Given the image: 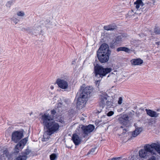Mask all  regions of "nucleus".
Listing matches in <instances>:
<instances>
[{"label": "nucleus", "mask_w": 160, "mask_h": 160, "mask_svg": "<svg viewBox=\"0 0 160 160\" xmlns=\"http://www.w3.org/2000/svg\"><path fill=\"white\" fill-rule=\"evenodd\" d=\"M11 20L13 21L15 24H17L19 21V20L16 18L13 17L11 19Z\"/></svg>", "instance_id": "31"}, {"label": "nucleus", "mask_w": 160, "mask_h": 160, "mask_svg": "<svg viewBox=\"0 0 160 160\" xmlns=\"http://www.w3.org/2000/svg\"><path fill=\"white\" fill-rule=\"evenodd\" d=\"M28 138H25L22 140L17 144L16 145L15 150V152L18 153L19 152V149H22L28 141Z\"/></svg>", "instance_id": "10"}, {"label": "nucleus", "mask_w": 160, "mask_h": 160, "mask_svg": "<svg viewBox=\"0 0 160 160\" xmlns=\"http://www.w3.org/2000/svg\"><path fill=\"white\" fill-rule=\"evenodd\" d=\"M46 127L48 131L49 135H52L56 133L58 130L60 126L58 123L53 120Z\"/></svg>", "instance_id": "4"}, {"label": "nucleus", "mask_w": 160, "mask_h": 160, "mask_svg": "<svg viewBox=\"0 0 160 160\" xmlns=\"http://www.w3.org/2000/svg\"><path fill=\"white\" fill-rule=\"evenodd\" d=\"M156 43H157V44H158V45H159V42H156Z\"/></svg>", "instance_id": "43"}, {"label": "nucleus", "mask_w": 160, "mask_h": 160, "mask_svg": "<svg viewBox=\"0 0 160 160\" xmlns=\"http://www.w3.org/2000/svg\"><path fill=\"white\" fill-rule=\"evenodd\" d=\"M132 12H133V10H132Z\"/></svg>", "instance_id": "46"}, {"label": "nucleus", "mask_w": 160, "mask_h": 160, "mask_svg": "<svg viewBox=\"0 0 160 160\" xmlns=\"http://www.w3.org/2000/svg\"><path fill=\"white\" fill-rule=\"evenodd\" d=\"M129 117L128 115H123L121 117L119 118V121L120 123H122L123 125H126V123L128 121Z\"/></svg>", "instance_id": "15"}, {"label": "nucleus", "mask_w": 160, "mask_h": 160, "mask_svg": "<svg viewBox=\"0 0 160 160\" xmlns=\"http://www.w3.org/2000/svg\"><path fill=\"white\" fill-rule=\"evenodd\" d=\"M123 47H120L118 48L117 49V51L118 52H119L120 51H123Z\"/></svg>", "instance_id": "37"}, {"label": "nucleus", "mask_w": 160, "mask_h": 160, "mask_svg": "<svg viewBox=\"0 0 160 160\" xmlns=\"http://www.w3.org/2000/svg\"><path fill=\"white\" fill-rule=\"evenodd\" d=\"M139 155L141 158H147L149 156V153L147 152L144 149H142L139 151Z\"/></svg>", "instance_id": "18"}, {"label": "nucleus", "mask_w": 160, "mask_h": 160, "mask_svg": "<svg viewBox=\"0 0 160 160\" xmlns=\"http://www.w3.org/2000/svg\"><path fill=\"white\" fill-rule=\"evenodd\" d=\"M81 128L82 133L84 134L83 137L84 138L94 130V126L92 124H89L88 126L82 125Z\"/></svg>", "instance_id": "8"}, {"label": "nucleus", "mask_w": 160, "mask_h": 160, "mask_svg": "<svg viewBox=\"0 0 160 160\" xmlns=\"http://www.w3.org/2000/svg\"><path fill=\"white\" fill-rule=\"evenodd\" d=\"M74 63H75V61H73L72 62V64H74Z\"/></svg>", "instance_id": "41"}, {"label": "nucleus", "mask_w": 160, "mask_h": 160, "mask_svg": "<svg viewBox=\"0 0 160 160\" xmlns=\"http://www.w3.org/2000/svg\"><path fill=\"white\" fill-rule=\"evenodd\" d=\"M142 131V128L141 127H135V129L132 132V136L135 137L138 135Z\"/></svg>", "instance_id": "16"}, {"label": "nucleus", "mask_w": 160, "mask_h": 160, "mask_svg": "<svg viewBox=\"0 0 160 160\" xmlns=\"http://www.w3.org/2000/svg\"><path fill=\"white\" fill-rule=\"evenodd\" d=\"M153 146V143H152L151 144H147L144 146V149L148 153H150L152 155H156V153L154 150Z\"/></svg>", "instance_id": "12"}, {"label": "nucleus", "mask_w": 160, "mask_h": 160, "mask_svg": "<svg viewBox=\"0 0 160 160\" xmlns=\"http://www.w3.org/2000/svg\"><path fill=\"white\" fill-rule=\"evenodd\" d=\"M23 136V133L22 131H15L12 134V140L15 143L18 142Z\"/></svg>", "instance_id": "6"}, {"label": "nucleus", "mask_w": 160, "mask_h": 160, "mask_svg": "<svg viewBox=\"0 0 160 160\" xmlns=\"http://www.w3.org/2000/svg\"><path fill=\"white\" fill-rule=\"evenodd\" d=\"M110 52L107 44H102L97 52L98 57L99 61L102 63L107 62L109 59Z\"/></svg>", "instance_id": "1"}, {"label": "nucleus", "mask_w": 160, "mask_h": 160, "mask_svg": "<svg viewBox=\"0 0 160 160\" xmlns=\"http://www.w3.org/2000/svg\"><path fill=\"white\" fill-rule=\"evenodd\" d=\"M118 158H114L111 159V160H117Z\"/></svg>", "instance_id": "38"}, {"label": "nucleus", "mask_w": 160, "mask_h": 160, "mask_svg": "<svg viewBox=\"0 0 160 160\" xmlns=\"http://www.w3.org/2000/svg\"><path fill=\"white\" fill-rule=\"evenodd\" d=\"M112 70L111 68H104L102 66L97 64L94 67V73L95 79H97L96 84L99 82L102 78L107 74L110 73Z\"/></svg>", "instance_id": "3"}, {"label": "nucleus", "mask_w": 160, "mask_h": 160, "mask_svg": "<svg viewBox=\"0 0 160 160\" xmlns=\"http://www.w3.org/2000/svg\"><path fill=\"white\" fill-rule=\"evenodd\" d=\"M120 129L123 130L122 133H125L127 132V129L125 127V126L124 127L121 126L120 128Z\"/></svg>", "instance_id": "33"}, {"label": "nucleus", "mask_w": 160, "mask_h": 160, "mask_svg": "<svg viewBox=\"0 0 160 160\" xmlns=\"http://www.w3.org/2000/svg\"><path fill=\"white\" fill-rule=\"evenodd\" d=\"M31 152V151L28 149H27L24 152L21 153L18 157L14 159V160H26L27 156Z\"/></svg>", "instance_id": "11"}, {"label": "nucleus", "mask_w": 160, "mask_h": 160, "mask_svg": "<svg viewBox=\"0 0 160 160\" xmlns=\"http://www.w3.org/2000/svg\"><path fill=\"white\" fill-rule=\"evenodd\" d=\"M53 88H53V86H51V87H50V88H51L52 89H53Z\"/></svg>", "instance_id": "39"}, {"label": "nucleus", "mask_w": 160, "mask_h": 160, "mask_svg": "<svg viewBox=\"0 0 160 160\" xmlns=\"http://www.w3.org/2000/svg\"><path fill=\"white\" fill-rule=\"evenodd\" d=\"M72 139L76 146L79 145L81 142V138L76 134H74L72 135Z\"/></svg>", "instance_id": "13"}, {"label": "nucleus", "mask_w": 160, "mask_h": 160, "mask_svg": "<svg viewBox=\"0 0 160 160\" xmlns=\"http://www.w3.org/2000/svg\"><path fill=\"white\" fill-rule=\"evenodd\" d=\"M122 100H123V99H122V97H121L119 98L118 100V104L120 105L122 103Z\"/></svg>", "instance_id": "35"}, {"label": "nucleus", "mask_w": 160, "mask_h": 160, "mask_svg": "<svg viewBox=\"0 0 160 160\" xmlns=\"http://www.w3.org/2000/svg\"><path fill=\"white\" fill-rule=\"evenodd\" d=\"M1 155H2L3 160H6L7 158L10 160L12 158L11 155L9 154L8 150L6 149L3 151V153Z\"/></svg>", "instance_id": "17"}, {"label": "nucleus", "mask_w": 160, "mask_h": 160, "mask_svg": "<svg viewBox=\"0 0 160 160\" xmlns=\"http://www.w3.org/2000/svg\"><path fill=\"white\" fill-rule=\"evenodd\" d=\"M17 14L18 16L21 17H24L25 15L24 12L22 11L18 12L17 13Z\"/></svg>", "instance_id": "27"}, {"label": "nucleus", "mask_w": 160, "mask_h": 160, "mask_svg": "<svg viewBox=\"0 0 160 160\" xmlns=\"http://www.w3.org/2000/svg\"><path fill=\"white\" fill-rule=\"evenodd\" d=\"M154 149L159 154H160V144L157 143H153Z\"/></svg>", "instance_id": "24"}, {"label": "nucleus", "mask_w": 160, "mask_h": 160, "mask_svg": "<svg viewBox=\"0 0 160 160\" xmlns=\"http://www.w3.org/2000/svg\"><path fill=\"white\" fill-rule=\"evenodd\" d=\"M123 36L122 35L118 36L116 38L115 41L114 43V44L116 45L117 44L120 43L122 40Z\"/></svg>", "instance_id": "23"}, {"label": "nucleus", "mask_w": 160, "mask_h": 160, "mask_svg": "<svg viewBox=\"0 0 160 160\" xmlns=\"http://www.w3.org/2000/svg\"><path fill=\"white\" fill-rule=\"evenodd\" d=\"M81 90H82V89H81L80 90V92H81Z\"/></svg>", "instance_id": "45"}, {"label": "nucleus", "mask_w": 160, "mask_h": 160, "mask_svg": "<svg viewBox=\"0 0 160 160\" xmlns=\"http://www.w3.org/2000/svg\"><path fill=\"white\" fill-rule=\"evenodd\" d=\"M58 120V121H60V122H62V120H61V121H60V120Z\"/></svg>", "instance_id": "44"}, {"label": "nucleus", "mask_w": 160, "mask_h": 160, "mask_svg": "<svg viewBox=\"0 0 160 160\" xmlns=\"http://www.w3.org/2000/svg\"><path fill=\"white\" fill-rule=\"evenodd\" d=\"M96 148V147L92 148L91 150L88 153L87 155H88L89 154H93Z\"/></svg>", "instance_id": "29"}, {"label": "nucleus", "mask_w": 160, "mask_h": 160, "mask_svg": "<svg viewBox=\"0 0 160 160\" xmlns=\"http://www.w3.org/2000/svg\"><path fill=\"white\" fill-rule=\"evenodd\" d=\"M56 83L58 87L62 89H66L68 87V83L66 79L58 78Z\"/></svg>", "instance_id": "9"}, {"label": "nucleus", "mask_w": 160, "mask_h": 160, "mask_svg": "<svg viewBox=\"0 0 160 160\" xmlns=\"http://www.w3.org/2000/svg\"><path fill=\"white\" fill-rule=\"evenodd\" d=\"M154 32L157 34H160V28H155L154 30Z\"/></svg>", "instance_id": "32"}, {"label": "nucleus", "mask_w": 160, "mask_h": 160, "mask_svg": "<svg viewBox=\"0 0 160 160\" xmlns=\"http://www.w3.org/2000/svg\"><path fill=\"white\" fill-rule=\"evenodd\" d=\"M36 26H35L34 27V32L36 33H39L40 32H41V27L39 26V27L38 28V29H37L36 28Z\"/></svg>", "instance_id": "25"}, {"label": "nucleus", "mask_w": 160, "mask_h": 160, "mask_svg": "<svg viewBox=\"0 0 160 160\" xmlns=\"http://www.w3.org/2000/svg\"><path fill=\"white\" fill-rule=\"evenodd\" d=\"M145 110L147 115L151 117L157 118L159 115V113L151 110L146 109Z\"/></svg>", "instance_id": "14"}, {"label": "nucleus", "mask_w": 160, "mask_h": 160, "mask_svg": "<svg viewBox=\"0 0 160 160\" xmlns=\"http://www.w3.org/2000/svg\"><path fill=\"white\" fill-rule=\"evenodd\" d=\"M52 19V18H50L49 20V21H48V22H50V20H51Z\"/></svg>", "instance_id": "42"}, {"label": "nucleus", "mask_w": 160, "mask_h": 160, "mask_svg": "<svg viewBox=\"0 0 160 160\" xmlns=\"http://www.w3.org/2000/svg\"><path fill=\"white\" fill-rule=\"evenodd\" d=\"M113 104V103L112 102L108 100L106 102V105L107 106L108 108H110Z\"/></svg>", "instance_id": "28"}, {"label": "nucleus", "mask_w": 160, "mask_h": 160, "mask_svg": "<svg viewBox=\"0 0 160 160\" xmlns=\"http://www.w3.org/2000/svg\"><path fill=\"white\" fill-rule=\"evenodd\" d=\"M92 89L91 87H87L82 89L77 100V106L78 108H82L84 106L87 98L90 97L92 91Z\"/></svg>", "instance_id": "2"}, {"label": "nucleus", "mask_w": 160, "mask_h": 160, "mask_svg": "<svg viewBox=\"0 0 160 160\" xmlns=\"http://www.w3.org/2000/svg\"><path fill=\"white\" fill-rule=\"evenodd\" d=\"M123 51H124L127 53H129L130 52V50L127 47H123Z\"/></svg>", "instance_id": "34"}, {"label": "nucleus", "mask_w": 160, "mask_h": 160, "mask_svg": "<svg viewBox=\"0 0 160 160\" xmlns=\"http://www.w3.org/2000/svg\"><path fill=\"white\" fill-rule=\"evenodd\" d=\"M57 157V155L55 153L52 154L50 156L51 160H55L56 158Z\"/></svg>", "instance_id": "30"}, {"label": "nucleus", "mask_w": 160, "mask_h": 160, "mask_svg": "<svg viewBox=\"0 0 160 160\" xmlns=\"http://www.w3.org/2000/svg\"><path fill=\"white\" fill-rule=\"evenodd\" d=\"M134 4L135 5L136 8L138 10L140 7H142L143 5V3L141 0H137L134 2Z\"/></svg>", "instance_id": "21"}, {"label": "nucleus", "mask_w": 160, "mask_h": 160, "mask_svg": "<svg viewBox=\"0 0 160 160\" xmlns=\"http://www.w3.org/2000/svg\"><path fill=\"white\" fill-rule=\"evenodd\" d=\"M40 118L41 123L46 127L53 120L54 117L53 116L50 115L47 113H45L42 114Z\"/></svg>", "instance_id": "5"}, {"label": "nucleus", "mask_w": 160, "mask_h": 160, "mask_svg": "<svg viewBox=\"0 0 160 160\" xmlns=\"http://www.w3.org/2000/svg\"><path fill=\"white\" fill-rule=\"evenodd\" d=\"M99 105L103 108L106 105V102L108 100V98L109 96L106 92H100V94H99Z\"/></svg>", "instance_id": "7"}, {"label": "nucleus", "mask_w": 160, "mask_h": 160, "mask_svg": "<svg viewBox=\"0 0 160 160\" xmlns=\"http://www.w3.org/2000/svg\"><path fill=\"white\" fill-rule=\"evenodd\" d=\"M62 112V108L61 107H58L55 109L52 110L51 111V113L53 116L54 115H55L56 114H59L60 112Z\"/></svg>", "instance_id": "20"}, {"label": "nucleus", "mask_w": 160, "mask_h": 160, "mask_svg": "<svg viewBox=\"0 0 160 160\" xmlns=\"http://www.w3.org/2000/svg\"><path fill=\"white\" fill-rule=\"evenodd\" d=\"M114 114V112L112 111H110L108 112L107 114V115L108 116H112V115H113Z\"/></svg>", "instance_id": "36"}, {"label": "nucleus", "mask_w": 160, "mask_h": 160, "mask_svg": "<svg viewBox=\"0 0 160 160\" xmlns=\"http://www.w3.org/2000/svg\"><path fill=\"white\" fill-rule=\"evenodd\" d=\"M49 135L48 131L47 130V132L44 133L43 138H42V141H48L50 138V135Z\"/></svg>", "instance_id": "22"}, {"label": "nucleus", "mask_w": 160, "mask_h": 160, "mask_svg": "<svg viewBox=\"0 0 160 160\" xmlns=\"http://www.w3.org/2000/svg\"><path fill=\"white\" fill-rule=\"evenodd\" d=\"M11 3H12V2L9 1V2H8V3L7 4H8H8Z\"/></svg>", "instance_id": "40"}, {"label": "nucleus", "mask_w": 160, "mask_h": 160, "mask_svg": "<svg viewBox=\"0 0 160 160\" xmlns=\"http://www.w3.org/2000/svg\"><path fill=\"white\" fill-rule=\"evenodd\" d=\"M132 64L134 65H139L143 63V60L139 58L132 59L131 61Z\"/></svg>", "instance_id": "19"}, {"label": "nucleus", "mask_w": 160, "mask_h": 160, "mask_svg": "<svg viewBox=\"0 0 160 160\" xmlns=\"http://www.w3.org/2000/svg\"><path fill=\"white\" fill-rule=\"evenodd\" d=\"M104 28L105 30H113L114 29V28H112V27L110 25L108 26H105L104 27Z\"/></svg>", "instance_id": "26"}]
</instances>
